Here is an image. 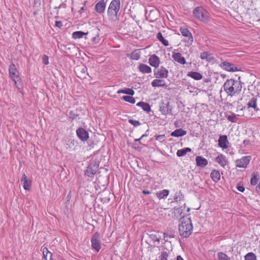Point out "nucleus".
I'll return each instance as SVG.
<instances>
[{
  "instance_id": "14",
  "label": "nucleus",
  "mask_w": 260,
  "mask_h": 260,
  "mask_svg": "<svg viewBox=\"0 0 260 260\" xmlns=\"http://www.w3.org/2000/svg\"><path fill=\"white\" fill-rule=\"evenodd\" d=\"M196 165L200 168H205L208 164L207 159L202 156H197L196 157Z\"/></svg>"
},
{
  "instance_id": "32",
  "label": "nucleus",
  "mask_w": 260,
  "mask_h": 260,
  "mask_svg": "<svg viewBox=\"0 0 260 260\" xmlns=\"http://www.w3.org/2000/svg\"><path fill=\"white\" fill-rule=\"evenodd\" d=\"M88 32H84L82 31H76L72 34V37L74 39H78L82 38L83 36H86Z\"/></svg>"
},
{
  "instance_id": "20",
  "label": "nucleus",
  "mask_w": 260,
  "mask_h": 260,
  "mask_svg": "<svg viewBox=\"0 0 260 260\" xmlns=\"http://www.w3.org/2000/svg\"><path fill=\"white\" fill-rule=\"evenodd\" d=\"M151 85L153 87H166L167 86L165 81L161 78L153 80L151 82Z\"/></svg>"
},
{
  "instance_id": "8",
  "label": "nucleus",
  "mask_w": 260,
  "mask_h": 260,
  "mask_svg": "<svg viewBox=\"0 0 260 260\" xmlns=\"http://www.w3.org/2000/svg\"><path fill=\"white\" fill-rule=\"evenodd\" d=\"M159 111L162 114L167 115L168 114L173 115L172 107L170 105V102L167 101L166 103L162 102L159 105Z\"/></svg>"
},
{
  "instance_id": "31",
  "label": "nucleus",
  "mask_w": 260,
  "mask_h": 260,
  "mask_svg": "<svg viewBox=\"0 0 260 260\" xmlns=\"http://www.w3.org/2000/svg\"><path fill=\"white\" fill-rule=\"evenodd\" d=\"M183 213V209L181 207L174 208L173 209V214H174L173 217L178 218L182 215Z\"/></svg>"
},
{
  "instance_id": "18",
  "label": "nucleus",
  "mask_w": 260,
  "mask_h": 260,
  "mask_svg": "<svg viewBox=\"0 0 260 260\" xmlns=\"http://www.w3.org/2000/svg\"><path fill=\"white\" fill-rule=\"evenodd\" d=\"M106 3L104 0H101L95 6V10L99 13H103L105 12L106 9Z\"/></svg>"
},
{
  "instance_id": "21",
  "label": "nucleus",
  "mask_w": 260,
  "mask_h": 260,
  "mask_svg": "<svg viewBox=\"0 0 260 260\" xmlns=\"http://www.w3.org/2000/svg\"><path fill=\"white\" fill-rule=\"evenodd\" d=\"M139 70L143 74H148L152 72L151 68L147 64L141 63L138 67Z\"/></svg>"
},
{
  "instance_id": "7",
  "label": "nucleus",
  "mask_w": 260,
  "mask_h": 260,
  "mask_svg": "<svg viewBox=\"0 0 260 260\" xmlns=\"http://www.w3.org/2000/svg\"><path fill=\"white\" fill-rule=\"evenodd\" d=\"M91 247L97 252H99L101 248V243L99 234L96 232L94 233L91 238Z\"/></svg>"
},
{
  "instance_id": "60",
  "label": "nucleus",
  "mask_w": 260,
  "mask_h": 260,
  "mask_svg": "<svg viewBox=\"0 0 260 260\" xmlns=\"http://www.w3.org/2000/svg\"><path fill=\"white\" fill-rule=\"evenodd\" d=\"M148 129L146 131V133L143 134L142 136H141V138H143L144 137H147L148 136V134L147 133L148 132Z\"/></svg>"
},
{
  "instance_id": "42",
  "label": "nucleus",
  "mask_w": 260,
  "mask_h": 260,
  "mask_svg": "<svg viewBox=\"0 0 260 260\" xmlns=\"http://www.w3.org/2000/svg\"><path fill=\"white\" fill-rule=\"evenodd\" d=\"M186 37L187 38L186 39H185L184 40V41L185 42V43L186 44L185 45L186 46H190L192 44V42L193 41V37H192V35H191L188 36H187Z\"/></svg>"
},
{
  "instance_id": "6",
  "label": "nucleus",
  "mask_w": 260,
  "mask_h": 260,
  "mask_svg": "<svg viewBox=\"0 0 260 260\" xmlns=\"http://www.w3.org/2000/svg\"><path fill=\"white\" fill-rule=\"evenodd\" d=\"M219 66L223 70L230 72L240 71V68L227 61H221Z\"/></svg>"
},
{
  "instance_id": "50",
  "label": "nucleus",
  "mask_w": 260,
  "mask_h": 260,
  "mask_svg": "<svg viewBox=\"0 0 260 260\" xmlns=\"http://www.w3.org/2000/svg\"><path fill=\"white\" fill-rule=\"evenodd\" d=\"M155 139L157 141L159 142H162L164 141V138H165V135H155Z\"/></svg>"
},
{
  "instance_id": "61",
  "label": "nucleus",
  "mask_w": 260,
  "mask_h": 260,
  "mask_svg": "<svg viewBox=\"0 0 260 260\" xmlns=\"http://www.w3.org/2000/svg\"><path fill=\"white\" fill-rule=\"evenodd\" d=\"M143 138H141V137L139 138V139H136L135 140V142H139L140 144H142V143L141 142V140Z\"/></svg>"
},
{
  "instance_id": "45",
  "label": "nucleus",
  "mask_w": 260,
  "mask_h": 260,
  "mask_svg": "<svg viewBox=\"0 0 260 260\" xmlns=\"http://www.w3.org/2000/svg\"><path fill=\"white\" fill-rule=\"evenodd\" d=\"M168 253L167 251H164L161 253L159 256L160 260H168Z\"/></svg>"
},
{
  "instance_id": "22",
  "label": "nucleus",
  "mask_w": 260,
  "mask_h": 260,
  "mask_svg": "<svg viewBox=\"0 0 260 260\" xmlns=\"http://www.w3.org/2000/svg\"><path fill=\"white\" fill-rule=\"evenodd\" d=\"M43 257L45 260H52V253L50 252L46 247H42V249Z\"/></svg>"
},
{
  "instance_id": "63",
  "label": "nucleus",
  "mask_w": 260,
  "mask_h": 260,
  "mask_svg": "<svg viewBox=\"0 0 260 260\" xmlns=\"http://www.w3.org/2000/svg\"><path fill=\"white\" fill-rule=\"evenodd\" d=\"M96 40H97V38L95 37H93L91 39L92 41L93 42H95V43H96Z\"/></svg>"
},
{
  "instance_id": "23",
  "label": "nucleus",
  "mask_w": 260,
  "mask_h": 260,
  "mask_svg": "<svg viewBox=\"0 0 260 260\" xmlns=\"http://www.w3.org/2000/svg\"><path fill=\"white\" fill-rule=\"evenodd\" d=\"M187 132L182 128H179L175 130L171 133V136L174 137H182L186 134Z\"/></svg>"
},
{
  "instance_id": "27",
  "label": "nucleus",
  "mask_w": 260,
  "mask_h": 260,
  "mask_svg": "<svg viewBox=\"0 0 260 260\" xmlns=\"http://www.w3.org/2000/svg\"><path fill=\"white\" fill-rule=\"evenodd\" d=\"M137 106L140 107L145 112H149L151 111V107L149 104L144 102H140L136 105Z\"/></svg>"
},
{
  "instance_id": "53",
  "label": "nucleus",
  "mask_w": 260,
  "mask_h": 260,
  "mask_svg": "<svg viewBox=\"0 0 260 260\" xmlns=\"http://www.w3.org/2000/svg\"><path fill=\"white\" fill-rule=\"evenodd\" d=\"M209 54L208 52H204L201 53L200 57L202 59H208V57Z\"/></svg>"
},
{
  "instance_id": "5",
  "label": "nucleus",
  "mask_w": 260,
  "mask_h": 260,
  "mask_svg": "<svg viewBox=\"0 0 260 260\" xmlns=\"http://www.w3.org/2000/svg\"><path fill=\"white\" fill-rule=\"evenodd\" d=\"M193 16L201 21L206 22L209 17V13L202 7L196 8L193 11Z\"/></svg>"
},
{
  "instance_id": "24",
  "label": "nucleus",
  "mask_w": 260,
  "mask_h": 260,
  "mask_svg": "<svg viewBox=\"0 0 260 260\" xmlns=\"http://www.w3.org/2000/svg\"><path fill=\"white\" fill-rule=\"evenodd\" d=\"M140 50L136 49L132 52L131 54H128L127 56L132 60H138L140 58Z\"/></svg>"
},
{
  "instance_id": "4",
  "label": "nucleus",
  "mask_w": 260,
  "mask_h": 260,
  "mask_svg": "<svg viewBox=\"0 0 260 260\" xmlns=\"http://www.w3.org/2000/svg\"><path fill=\"white\" fill-rule=\"evenodd\" d=\"M99 167V162L96 160H90L84 174L89 177H93L98 171Z\"/></svg>"
},
{
  "instance_id": "40",
  "label": "nucleus",
  "mask_w": 260,
  "mask_h": 260,
  "mask_svg": "<svg viewBox=\"0 0 260 260\" xmlns=\"http://www.w3.org/2000/svg\"><path fill=\"white\" fill-rule=\"evenodd\" d=\"M218 260H231L230 258L225 253L220 252L217 253Z\"/></svg>"
},
{
  "instance_id": "1",
  "label": "nucleus",
  "mask_w": 260,
  "mask_h": 260,
  "mask_svg": "<svg viewBox=\"0 0 260 260\" xmlns=\"http://www.w3.org/2000/svg\"><path fill=\"white\" fill-rule=\"evenodd\" d=\"M242 88L241 82L233 79L226 80L222 87L228 95L231 97L239 94Z\"/></svg>"
},
{
  "instance_id": "47",
  "label": "nucleus",
  "mask_w": 260,
  "mask_h": 260,
  "mask_svg": "<svg viewBox=\"0 0 260 260\" xmlns=\"http://www.w3.org/2000/svg\"><path fill=\"white\" fill-rule=\"evenodd\" d=\"M67 145H69V147L70 148H72L75 145H77V142L74 139L69 140L68 141Z\"/></svg>"
},
{
  "instance_id": "33",
  "label": "nucleus",
  "mask_w": 260,
  "mask_h": 260,
  "mask_svg": "<svg viewBox=\"0 0 260 260\" xmlns=\"http://www.w3.org/2000/svg\"><path fill=\"white\" fill-rule=\"evenodd\" d=\"M156 38L160 42L165 46H169L168 41L166 40L162 36V34L160 32H158L156 34Z\"/></svg>"
},
{
  "instance_id": "58",
  "label": "nucleus",
  "mask_w": 260,
  "mask_h": 260,
  "mask_svg": "<svg viewBox=\"0 0 260 260\" xmlns=\"http://www.w3.org/2000/svg\"><path fill=\"white\" fill-rule=\"evenodd\" d=\"M151 192L149 190H144L142 191V193L144 194H149Z\"/></svg>"
},
{
  "instance_id": "10",
  "label": "nucleus",
  "mask_w": 260,
  "mask_h": 260,
  "mask_svg": "<svg viewBox=\"0 0 260 260\" xmlns=\"http://www.w3.org/2000/svg\"><path fill=\"white\" fill-rule=\"evenodd\" d=\"M168 70L164 66L154 70V75L156 78H166L168 77Z\"/></svg>"
},
{
  "instance_id": "17",
  "label": "nucleus",
  "mask_w": 260,
  "mask_h": 260,
  "mask_svg": "<svg viewBox=\"0 0 260 260\" xmlns=\"http://www.w3.org/2000/svg\"><path fill=\"white\" fill-rule=\"evenodd\" d=\"M9 72L10 77L12 79L13 81H15V83H16V81H15V79L16 78H18V76L17 74V69L16 68L15 65L14 63H12L10 65L9 68Z\"/></svg>"
},
{
  "instance_id": "13",
  "label": "nucleus",
  "mask_w": 260,
  "mask_h": 260,
  "mask_svg": "<svg viewBox=\"0 0 260 260\" xmlns=\"http://www.w3.org/2000/svg\"><path fill=\"white\" fill-rule=\"evenodd\" d=\"M148 62L151 67L156 69L160 63V60L156 55L153 54L149 57Z\"/></svg>"
},
{
  "instance_id": "9",
  "label": "nucleus",
  "mask_w": 260,
  "mask_h": 260,
  "mask_svg": "<svg viewBox=\"0 0 260 260\" xmlns=\"http://www.w3.org/2000/svg\"><path fill=\"white\" fill-rule=\"evenodd\" d=\"M77 137L82 141H87L89 139V133L83 127H79L76 129Z\"/></svg>"
},
{
  "instance_id": "49",
  "label": "nucleus",
  "mask_w": 260,
  "mask_h": 260,
  "mask_svg": "<svg viewBox=\"0 0 260 260\" xmlns=\"http://www.w3.org/2000/svg\"><path fill=\"white\" fill-rule=\"evenodd\" d=\"M128 122L129 123L133 125L134 126H137L141 124L140 122L138 120H136L134 119H129Z\"/></svg>"
},
{
  "instance_id": "46",
  "label": "nucleus",
  "mask_w": 260,
  "mask_h": 260,
  "mask_svg": "<svg viewBox=\"0 0 260 260\" xmlns=\"http://www.w3.org/2000/svg\"><path fill=\"white\" fill-rule=\"evenodd\" d=\"M149 238L153 241V242H159V238L157 236L156 234H151L149 235Z\"/></svg>"
},
{
  "instance_id": "35",
  "label": "nucleus",
  "mask_w": 260,
  "mask_h": 260,
  "mask_svg": "<svg viewBox=\"0 0 260 260\" xmlns=\"http://www.w3.org/2000/svg\"><path fill=\"white\" fill-rule=\"evenodd\" d=\"M184 198V195L181 191H177L174 196V200L176 202L182 200Z\"/></svg>"
},
{
  "instance_id": "3",
  "label": "nucleus",
  "mask_w": 260,
  "mask_h": 260,
  "mask_svg": "<svg viewBox=\"0 0 260 260\" xmlns=\"http://www.w3.org/2000/svg\"><path fill=\"white\" fill-rule=\"evenodd\" d=\"M120 0H112L111 1L107 10V15L110 20H116L117 14L120 10Z\"/></svg>"
},
{
  "instance_id": "26",
  "label": "nucleus",
  "mask_w": 260,
  "mask_h": 260,
  "mask_svg": "<svg viewBox=\"0 0 260 260\" xmlns=\"http://www.w3.org/2000/svg\"><path fill=\"white\" fill-rule=\"evenodd\" d=\"M187 76L192 78L196 80H199L202 79L203 76L201 74L197 72H189L187 73Z\"/></svg>"
},
{
  "instance_id": "51",
  "label": "nucleus",
  "mask_w": 260,
  "mask_h": 260,
  "mask_svg": "<svg viewBox=\"0 0 260 260\" xmlns=\"http://www.w3.org/2000/svg\"><path fill=\"white\" fill-rule=\"evenodd\" d=\"M164 240L166 242L168 241V240H166L165 239L167 237L169 238H174L175 237V233H171L170 234H167L164 233Z\"/></svg>"
},
{
  "instance_id": "11",
  "label": "nucleus",
  "mask_w": 260,
  "mask_h": 260,
  "mask_svg": "<svg viewBox=\"0 0 260 260\" xmlns=\"http://www.w3.org/2000/svg\"><path fill=\"white\" fill-rule=\"evenodd\" d=\"M87 71V68L84 66H77L75 69V72L77 75V76L81 79L86 78V76L88 75Z\"/></svg>"
},
{
  "instance_id": "57",
  "label": "nucleus",
  "mask_w": 260,
  "mask_h": 260,
  "mask_svg": "<svg viewBox=\"0 0 260 260\" xmlns=\"http://www.w3.org/2000/svg\"><path fill=\"white\" fill-rule=\"evenodd\" d=\"M250 144V140L248 139L244 140L243 141V144L245 146L249 145Z\"/></svg>"
},
{
  "instance_id": "41",
  "label": "nucleus",
  "mask_w": 260,
  "mask_h": 260,
  "mask_svg": "<svg viewBox=\"0 0 260 260\" xmlns=\"http://www.w3.org/2000/svg\"><path fill=\"white\" fill-rule=\"evenodd\" d=\"M258 179L257 177L256 174L253 172L252 174V177L250 180V184L251 185H255L257 183Z\"/></svg>"
},
{
  "instance_id": "28",
  "label": "nucleus",
  "mask_w": 260,
  "mask_h": 260,
  "mask_svg": "<svg viewBox=\"0 0 260 260\" xmlns=\"http://www.w3.org/2000/svg\"><path fill=\"white\" fill-rule=\"evenodd\" d=\"M210 177L212 180L215 182H218L220 179L219 172L217 170H213L211 173Z\"/></svg>"
},
{
  "instance_id": "2",
  "label": "nucleus",
  "mask_w": 260,
  "mask_h": 260,
  "mask_svg": "<svg viewBox=\"0 0 260 260\" xmlns=\"http://www.w3.org/2000/svg\"><path fill=\"white\" fill-rule=\"evenodd\" d=\"M179 232L182 238H188L192 233L193 225L190 217H181L179 220Z\"/></svg>"
},
{
  "instance_id": "39",
  "label": "nucleus",
  "mask_w": 260,
  "mask_h": 260,
  "mask_svg": "<svg viewBox=\"0 0 260 260\" xmlns=\"http://www.w3.org/2000/svg\"><path fill=\"white\" fill-rule=\"evenodd\" d=\"M180 31L181 34L184 37H187L192 35L190 31L187 28L181 27L180 28Z\"/></svg>"
},
{
  "instance_id": "30",
  "label": "nucleus",
  "mask_w": 260,
  "mask_h": 260,
  "mask_svg": "<svg viewBox=\"0 0 260 260\" xmlns=\"http://www.w3.org/2000/svg\"><path fill=\"white\" fill-rule=\"evenodd\" d=\"M117 93H123V94L133 96L135 94V91L133 89L126 88L125 89L119 90L117 91Z\"/></svg>"
},
{
  "instance_id": "37",
  "label": "nucleus",
  "mask_w": 260,
  "mask_h": 260,
  "mask_svg": "<svg viewBox=\"0 0 260 260\" xmlns=\"http://www.w3.org/2000/svg\"><path fill=\"white\" fill-rule=\"evenodd\" d=\"M79 115V114L77 109L70 111L68 114L69 117L72 120L76 119Z\"/></svg>"
},
{
  "instance_id": "19",
  "label": "nucleus",
  "mask_w": 260,
  "mask_h": 260,
  "mask_svg": "<svg viewBox=\"0 0 260 260\" xmlns=\"http://www.w3.org/2000/svg\"><path fill=\"white\" fill-rule=\"evenodd\" d=\"M21 183L23 184V188L26 190H29L31 184V181L28 180L26 175L23 173L22 177L21 179Z\"/></svg>"
},
{
  "instance_id": "38",
  "label": "nucleus",
  "mask_w": 260,
  "mask_h": 260,
  "mask_svg": "<svg viewBox=\"0 0 260 260\" xmlns=\"http://www.w3.org/2000/svg\"><path fill=\"white\" fill-rule=\"evenodd\" d=\"M245 260H257L255 254L253 252H249L244 256Z\"/></svg>"
},
{
  "instance_id": "29",
  "label": "nucleus",
  "mask_w": 260,
  "mask_h": 260,
  "mask_svg": "<svg viewBox=\"0 0 260 260\" xmlns=\"http://www.w3.org/2000/svg\"><path fill=\"white\" fill-rule=\"evenodd\" d=\"M216 161L222 167H224L227 163L225 157L223 154L219 155L216 158Z\"/></svg>"
},
{
  "instance_id": "54",
  "label": "nucleus",
  "mask_w": 260,
  "mask_h": 260,
  "mask_svg": "<svg viewBox=\"0 0 260 260\" xmlns=\"http://www.w3.org/2000/svg\"><path fill=\"white\" fill-rule=\"evenodd\" d=\"M110 199L109 197H104L102 198H101V201L103 203H108L110 202Z\"/></svg>"
},
{
  "instance_id": "36",
  "label": "nucleus",
  "mask_w": 260,
  "mask_h": 260,
  "mask_svg": "<svg viewBox=\"0 0 260 260\" xmlns=\"http://www.w3.org/2000/svg\"><path fill=\"white\" fill-rule=\"evenodd\" d=\"M121 99V100H122L126 102L129 103L131 104H134L136 103L135 99L134 97L132 96L131 95L123 96Z\"/></svg>"
},
{
  "instance_id": "15",
  "label": "nucleus",
  "mask_w": 260,
  "mask_h": 260,
  "mask_svg": "<svg viewBox=\"0 0 260 260\" xmlns=\"http://www.w3.org/2000/svg\"><path fill=\"white\" fill-rule=\"evenodd\" d=\"M172 57L175 61L181 64H185L186 63L184 57L182 56L180 53L173 52Z\"/></svg>"
},
{
  "instance_id": "48",
  "label": "nucleus",
  "mask_w": 260,
  "mask_h": 260,
  "mask_svg": "<svg viewBox=\"0 0 260 260\" xmlns=\"http://www.w3.org/2000/svg\"><path fill=\"white\" fill-rule=\"evenodd\" d=\"M41 0H34V7L37 10H39L41 6Z\"/></svg>"
},
{
  "instance_id": "64",
  "label": "nucleus",
  "mask_w": 260,
  "mask_h": 260,
  "mask_svg": "<svg viewBox=\"0 0 260 260\" xmlns=\"http://www.w3.org/2000/svg\"><path fill=\"white\" fill-rule=\"evenodd\" d=\"M176 260H184L180 255H178L176 258Z\"/></svg>"
},
{
  "instance_id": "25",
  "label": "nucleus",
  "mask_w": 260,
  "mask_h": 260,
  "mask_svg": "<svg viewBox=\"0 0 260 260\" xmlns=\"http://www.w3.org/2000/svg\"><path fill=\"white\" fill-rule=\"evenodd\" d=\"M257 99L253 97L252 99L250 100V101L247 103V106L248 108H252L255 111H258L259 110V109L257 107L256 105Z\"/></svg>"
},
{
  "instance_id": "56",
  "label": "nucleus",
  "mask_w": 260,
  "mask_h": 260,
  "mask_svg": "<svg viewBox=\"0 0 260 260\" xmlns=\"http://www.w3.org/2000/svg\"><path fill=\"white\" fill-rule=\"evenodd\" d=\"M55 26L59 28H61L62 26V22L60 21H55Z\"/></svg>"
},
{
  "instance_id": "52",
  "label": "nucleus",
  "mask_w": 260,
  "mask_h": 260,
  "mask_svg": "<svg viewBox=\"0 0 260 260\" xmlns=\"http://www.w3.org/2000/svg\"><path fill=\"white\" fill-rule=\"evenodd\" d=\"M42 61L44 64H45V65L48 64H49L48 56L46 55H44L42 57Z\"/></svg>"
},
{
  "instance_id": "44",
  "label": "nucleus",
  "mask_w": 260,
  "mask_h": 260,
  "mask_svg": "<svg viewBox=\"0 0 260 260\" xmlns=\"http://www.w3.org/2000/svg\"><path fill=\"white\" fill-rule=\"evenodd\" d=\"M186 153H187L186 152L185 149L183 148L181 149L178 150L177 151L176 154H177V156L181 157V156L185 155L186 154Z\"/></svg>"
},
{
  "instance_id": "59",
  "label": "nucleus",
  "mask_w": 260,
  "mask_h": 260,
  "mask_svg": "<svg viewBox=\"0 0 260 260\" xmlns=\"http://www.w3.org/2000/svg\"><path fill=\"white\" fill-rule=\"evenodd\" d=\"M184 149L186 153L191 151V149L190 148L186 147L184 148Z\"/></svg>"
},
{
  "instance_id": "55",
  "label": "nucleus",
  "mask_w": 260,
  "mask_h": 260,
  "mask_svg": "<svg viewBox=\"0 0 260 260\" xmlns=\"http://www.w3.org/2000/svg\"><path fill=\"white\" fill-rule=\"evenodd\" d=\"M236 188L238 189V190L241 192H244L245 190V187L243 185H237Z\"/></svg>"
},
{
  "instance_id": "62",
  "label": "nucleus",
  "mask_w": 260,
  "mask_h": 260,
  "mask_svg": "<svg viewBox=\"0 0 260 260\" xmlns=\"http://www.w3.org/2000/svg\"><path fill=\"white\" fill-rule=\"evenodd\" d=\"M84 11V7H82L80 8V9L79 10V13L80 14H82Z\"/></svg>"
},
{
  "instance_id": "43",
  "label": "nucleus",
  "mask_w": 260,
  "mask_h": 260,
  "mask_svg": "<svg viewBox=\"0 0 260 260\" xmlns=\"http://www.w3.org/2000/svg\"><path fill=\"white\" fill-rule=\"evenodd\" d=\"M239 116V115L238 114L232 113L231 115H228L226 118L229 121L234 123L236 122L235 119L237 118Z\"/></svg>"
},
{
  "instance_id": "34",
  "label": "nucleus",
  "mask_w": 260,
  "mask_h": 260,
  "mask_svg": "<svg viewBox=\"0 0 260 260\" xmlns=\"http://www.w3.org/2000/svg\"><path fill=\"white\" fill-rule=\"evenodd\" d=\"M169 190L164 189L156 193V196L158 198L161 199L167 197L169 193Z\"/></svg>"
},
{
  "instance_id": "12",
  "label": "nucleus",
  "mask_w": 260,
  "mask_h": 260,
  "mask_svg": "<svg viewBox=\"0 0 260 260\" xmlns=\"http://www.w3.org/2000/svg\"><path fill=\"white\" fill-rule=\"evenodd\" d=\"M250 160V156H243L241 159L236 160V166L239 168H246L249 163Z\"/></svg>"
},
{
  "instance_id": "16",
  "label": "nucleus",
  "mask_w": 260,
  "mask_h": 260,
  "mask_svg": "<svg viewBox=\"0 0 260 260\" xmlns=\"http://www.w3.org/2000/svg\"><path fill=\"white\" fill-rule=\"evenodd\" d=\"M218 145L222 149H226L228 147L229 141L227 136L225 135L220 136L218 140Z\"/></svg>"
}]
</instances>
